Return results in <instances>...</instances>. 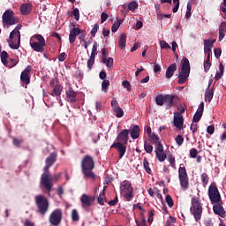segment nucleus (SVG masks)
<instances>
[{
  "instance_id": "nucleus-41",
  "label": "nucleus",
  "mask_w": 226,
  "mask_h": 226,
  "mask_svg": "<svg viewBox=\"0 0 226 226\" xmlns=\"http://www.w3.org/2000/svg\"><path fill=\"white\" fill-rule=\"evenodd\" d=\"M149 137H150L152 142H154V144H157V146H158V144H162V143H160V138L156 134L152 133V134H150Z\"/></svg>"
},
{
  "instance_id": "nucleus-55",
  "label": "nucleus",
  "mask_w": 226,
  "mask_h": 226,
  "mask_svg": "<svg viewBox=\"0 0 226 226\" xmlns=\"http://www.w3.org/2000/svg\"><path fill=\"white\" fill-rule=\"evenodd\" d=\"M160 47L161 49H170V46L169 43H167V41H160Z\"/></svg>"
},
{
  "instance_id": "nucleus-30",
  "label": "nucleus",
  "mask_w": 226,
  "mask_h": 226,
  "mask_svg": "<svg viewBox=\"0 0 226 226\" xmlns=\"http://www.w3.org/2000/svg\"><path fill=\"white\" fill-rule=\"evenodd\" d=\"M209 87L210 86L208 85V87L205 93V102H208V103H211V100H213L215 92H213V89H209Z\"/></svg>"
},
{
  "instance_id": "nucleus-23",
  "label": "nucleus",
  "mask_w": 226,
  "mask_h": 226,
  "mask_svg": "<svg viewBox=\"0 0 226 226\" xmlns=\"http://www.w3.org/2000/svg\"><path fill=\"white\" fill-rule=\"evenodd\" d=\"M204 113V102H200L196 113L193 116V122L199 123L200 118L202 117V114Z\"/></svg>"
},
{
  "instance_id": "nucleus-59",
  "label": "nucleus",
  "mask_w": 226,
  "mask_h": 226,
  "mask_svg": "<svg viewBox=\"0 0 226 226\" xmlns=\"http://www.w3.org/2000/svg\"><path fill=\"white\" fill-rule=\"evenodd\" d=\"M207 132L209 133V135H213L215 133V125H209L207 127Z\"/></svg>"
},
{
  "instance_id": "nucleus-11",
  "label": "nucleus",
  "mask_w": 226,
  "mask_h": 226,
  "mask_svg": "<svg viewBox=\"0 0 226 226\" xmlns=\"http://www.w3.org/2000/svg\"><path fill=\"white\" fill-rule=\"evenodd\" d=\"M178 177L180 181V185L184 190H186L188 188L189 183H188V174L186 173V168L183 166V164L180 165L178 169Z\"/></svg>"
},
{
  "instance_id": "nucleus-36",
  "label": "nucleus",
  "mask_w": 226,
  "mask_h": 226,
  "mask_svg": "<svg viewBox=\"0 0 226 226\" xmlns=\"http://www.w3.org/2000/svg\"><path fill=\"white\" fill-rule=\"evenodd\" d=\"M63 92V87L61 85L55 86L53 92L51 93V96H61V93Z\"/></svg>"
},
{
  "instance_id": "nucleus-10",
  "label": "nucleus",
  "mask_w": 226,
  "mask_h": 226,
  "mask_svg": "<svg viewBox=\"0 0 226 226\" xmlns=\"http://www.w3.org/2000/svg\"><path fill=\"white\" fill-rule=\"evenodd\" d=\"M208 196L212 204L216 202L220 203L222 201V196L220 195L218 187H216V185L215 184L210 185L208 188Z\"/></svg>"
},
{
  "instance_id": "nucleus-26",
  "label": "nucleus",
  "mask_w": 226,
  "mask_h": 226,
  "mask_svg": "<svg viewBox=\"0 0 226 226\" xmlns=\"http://www.w3.org/2000/svg\"><path fill=\"white\" fill-rule=\"evenodd\" d=\"M176 70H177V64H170V65L167 68V70H166V73H165L166 79H172V77L174 76V72H176Z\"/></svg>"
},
{
  "instance_id": "nucleus-54",
  "label": "nucleus",
  "mask_w": 226,
  "mask_h": 226,
  "mask_svg": "<svg viewBox=\"0 0 226 226\" xmlns=\"http://www.w3.org/2000/svg\"><path fill=\"white\" fill-rule=\"evenodd\" d=\"M122 86H123V87H124V89H127V91H132V86L130 85L128 80L123 81Z\"/></svg>"
},
{
  "instance_id": "nucleus-3",
  "label": "nucleus",
  "mask_w": 226,
  "mask_h": 226,
  "mask_svg": "<svg viewBox=\"0 0 226 226\" xmlns=\"http://www.w3.org/2000/svg\"><path fill=\"white\" fill-rule=\"evenodd\" d=\"M22 25H18L10 34L9 39L7 40L8 45L11 49L17 50L20 47V30Z\"/></svg>"
},
{
  "instance_id": "nucleus-7",
  "label": "nucleus",
  "mask_w": 226,
  "mask_h": 226,
  "mask_svg": "<svg viewBox=\"0 0 226 226\" xmlns=\"http://www.w3.org/2000/svg\"><path fill=\"white\" fill-rule=\"evenodd\" d=\"M191 215L194 217L196 222H200L202 218V204L199 200V198L192 199V207L190 208Z\"/></svg>"
},
{
  "instance_id": "nucleus-29",
  "label": "nucleus",
  "mask_w": 226,
  "mask_h": 226,
  "mask_svg": "<svg viewBox=\"0 0 226 226\" xmlns=\"http://www.w3.org/2000/svg\"><path fill=\"white\" fill-rule=\"evenodd\" d=\"M165 102L164 105L166 109H171V107L174 105V97L170 94H165Z\"/></svg>"
},
{
  "instance_id": "nucleus-9",
  "label": "nucleus",
  "mask_w": 226,
  "mask_h": 226,
  "mask_svg": "<svg viewBox=\"0 0 226 226\" xmlns=\"http://www.w3.org/2000/svg\"><path fill=\"white\" fill-rule=\"evenodd\" d=\"M35 203L38 207V213L41 215H45L49 211V200L42 195L35 197Z\"/></svg>"
},
{
  "instance_id": "nucleus-34",
  "label": "nucleus",
  "mask_w": 226,
  "mask_h": 226,
  "mask_svg": "<svg viewBox=\"0 0 226 226\" xmlns=\"http://www.w3.org/2000/svg\"><path fill=\"white\" fill-rule=\"evenodd\" d=\"M165 94H159L155 97V103L159 107H163L165 105Z\"/></svg>"
},
{
  "instance_id": "nucleus-50",
  "label": "nucleus",
  "mask_w": 226,
  "mask_h": 226,
  "mask_svg": "<svg viewBox=\"0 0 226 226\" xmlns=\"http://www.w3.org/2000/svg\"><path fill=\"white\" fill-rule=\"evenodd\" d=\"M98 29H100V26H98V24H94L91 30L92 36H96V33H98Z\"/></svg>"
},
{
  "instance_id": "nucleus-49",
  "label": "nucleus",
  "mask_w": 226,
  "mask_h": 226,
  "mask_svg": "<svg viewBox=\"0 0 226 226\" xmlns=\"http://www.w3.org/2000/svg\"><path fill=\"white\" fill-rule=\"evenodd\" d=\"M72 15L75 19V20H79L80 19V11H79V9L75 8L72 11Z\"/></svg>"
},
{
  "instance_id": "nucleus-21",
  "label": "nucleus",
  "mask_w": 226,
  "mask_h": 226,
  "mask_svg": "<svg viewBox=\"0 0 226 226\" xmlns=\"http://www.w3.org/2000/svg\"><path fill=\"white\" fill-rule=\"evenodd\" d=\"M125 143L121 142H115L111 145V147H115L117 151L119 153V158H123L124 154H126V146H124Z\"/></svg>"
},
{
  "instance_id": "nucleus-4",
  "label": "nucleus",
  "mask_w": 226,
  "mask_h": 226,
  "mask_svg": "<svg viewBox=\"0 0 226 226\" xmlns=\"http://www.w3.org/2000/svg\"><path fill=\"white\" fill-rule=\"evenodd\" d=\"M120 193L127 202H130V200L133 199V186H132V183L130 181L124 180L121 182Z\"/></svg>"
},
{
  "instance_id": "nucleus-38",
  "label": "nucleus",
  "mask_w": 226,
  "mask_h": 226,
  "mask_svg": "<svg viewBox=\"0 0 226 226\" xmlns=\"http://www.w3.org/2000/svg\"><path fill=\"white\" fill-rule=\"evenodd\" d=\"M109 86H110V81L104 79L102 83V91L107 93L109 91Z\"/></svg>"
},
{
  "instance_id": "nucleus-18",
  "label": "nucleus",
  "mask_w": 226,
  "mask_h": 226,
  "mask_svg": "<svg viewBox=\"0 0 226 226\" xmlns=\"http://www.w3.org/2000/svg\"><path fill=\"white\" fill-rule=\"evenodd\" d=\"M155 156L159 160V162H165L167 159V154L163 150V145L158 144L154 150Z\"/></svg>"
},
{
  "instance_id": "nucleus-56",
  "label": "nucleus",
  "mask_w": 226,
  "mask_h": 226,
  "mask_svg": "<svg viewBox=\"0 0 226 226\" xmlns=\"http://www.w3.org/2000/svg\"><path fill=\"white\" fill-rule=\"evenodd\" d=\"M86 36H87V34H86V32H84V30H81V33L79 34V40L82 42V41H86Z\"/></svg>"
},
{
  "instance_id": "nucleus-63",
  "label": "nucleus",
  "mask_w": 226,
  "mask_h": 226,
  "mask_svg": "<svg viewBox=\"0 0 226 226\" xmlns=\"http://www.w3.org/2000/svg\"><path fill=\"white\" fill-rule=\"evenodd\" d=\"M210 68H211V62H204L205 72H209Z\"/></svg>"
},
{
  "instance_id": "nucleus-39",
  "label": "nucleus",
  "mask_w": 226,
  "mask_h": 226,
  "mask_svg": "<svg viewBox=\"0 0 226 226\" xmlns=\"http://www.w3.org/2000/svg\"><path fill=\"white\" fill-rule=\"evenodd\" d=\"M137 8H139V3H137L136 1L131 2L128 4V10H130L131 11H135Z\"/></svg>"
},
{
  "instance_id": "nucleus-61",
  "label": "nucleus",
  "mask_w": 226,
  "mask_h": 226,
  "mask_svg": "<svg viewBox=\"0 0 226 226\" xmlns=\"http://www.w3.org/2000/svg\"><path fill=\"white\" fill-rule=\"evenodd\" d=\"M215 56L216 59L220 58V56H222V49H215Z\"/></svg>"
},
{
  "instance_id": "nucleus-43",
  "label": "nucleus",
  "mask_w": 226,
  "mask_h": 226,
  "mask_svg": "<svg viewBox=\"0 0 226 226\" xmlns=\"http://www.w3.org/2000/svg\"><path fill=\"white\" fill-rule=\"evenodd\" d=\"M97 200H98V204H100L101 206H103V204H105V192H102L99 195Z\"/></svg>"
},
{
  "instance_id": "nucleus-44",
  "label": "nucleus",
  "mask_w": 226,
  "mask_h": 226,
  "mask_svg": "<svg viewBox=\"0 0 226 226\" xmlns=\"http://www.w3.org/2000/svg\"><path fill=\"white\" fill-rule=\"evenodd\" d=\"M165 201L168 204L169 207H173L174 206V200H172V197L170 195H167L165 198Z\"/></svg>"
},
{
  "instance_id": "nucleus-53",
  "label": "nucleus",
  "mask_w": 226,
  "mask_h": 226,
  "mask_svg": "<svg viewBox=\"0 0 226 226\" xmlns=\"http://www.w3.org/2000/svg\"><path fill=\"white\" fill-rule=\"evenodd\" d=\"M176 142L178 146H183V142H185V139L181 135H177L176 138Z\"/></svg>"
},
{
  "instance_id": "nucleus-5",
  "label": "nucleus",
  "mask_w": 226,
  "mask_h": 226,
  "mask_svg": "<svg viewBox=\"0 0 226 226\" xmlns=\"http://www.w3.org/2000/svg\"><path fill=\"white\" fill-rule=\"evenodd\" d=\"M30 46L35 52H43L45 50V38L41 34H34L31 38Z\"/></svg>"
},
{
  "instance_id": "nucleus-46",
  "label": "nucleus",
  "mask_w": 226,
  "mask_h": 226,
  "mask_svg": "<svg viewBox=\"0 0 226 226\" xmlns=\"http://www.w3.org/2000/svg\"><path fill=\"white\" fill-rule=\"evenodd\" d=\"M143 165H144V169L146 170V172L147 174H151V168H149V162H147L146 159H144L143 161Z\"/></svg>"
},
{
  "instance_id": "nucleus-40",
  "label": "nucleus",
  "mask_w": 226,
  "mask_h": 226,
  "mask_svg": "<svg viewBox=\"0 0 226 226\" xmlns=\"http://www.w3.org/2000/svg\"><path fill=\"white\" fill-rule=\"evenodd\" d=\"M94 58L95 56H90V57L87 60V68L88 70H93V64H94Z\"/></svg>"
},
{
  "instance_id": "nucleus-51",
  "label": "nucleus",
  "mask_w": 226,
  "mask_h": 226,
  "mask_svg": "<svg viewBox=\"0 0 226 226\" xmlns=\"http://www.w3.org/2000/svg\"><path fill=\"white\" fill-rule=\"evenodd\" d=\"M144 147L147 153H153V146L151 144L145 142Z\"/></svg>"
},
{
  "instance_id": "nucleus-31",
  "label": "nucleus",
  "mask_w": 226,
  "mask_h": 226,
  "mask_svg": "<svg viewBox=\"0 0 226 226\" xmlns=\"http://www.w3.org/2000/svg\"><path fill=\"white\" fill-rule=\"evenodd\" d=\"M223 73H225V67L223 64H219V72L215 73V80H220L223 77Z\"/></svg>"
},
{
  "instance_id": "nucleus-58",
  "label": "nucleus",
  "mask_w": 226,
  "mask_h": 226,
  "mask_svg": "<svg viewBox=\"0 0 226 226\" xmlns=\"http://www.w3.org/2000/svg\"><path fill=\"white\" fill-rule=\"evenodd\" d=\"M154 73H160V72H162V66H160V64L154 63Z\"/></svg>"
},
{
  "instance_id": "nucleus-52",
  "label": "nucleus",
  "mask_w": 226,
  "mask_h": 226,
  "mask_svg": "<svg viewBox=\"0 0 226 226\" xmlns=\"http://www.w3.org/2000/svg\"><path fill=\"white\" fill-rule=\"evenodd\" d=\"M197 154H199V151H197V148H192L190 150V157L191 158H197Z\"/></svg>"
},
{
  "instance_id": "nucleus-32",
  "label": "nucleus",
  "mask_w": 226,
  "mask_h": 226,
  "mask_svg": "<svg viewBox=\"0 0 226 226\" xmlns=\"http://www.w3.org/2000/svg\"><path fill=\"white\" fill-rule=\"evenodd\" d=\"M102 63L106 64L108 70H112V66H114V59L112 57H102Z\"/></svg>"
},
{
  "instance_id": "nucleus-57",
  "label": "nucleus",
  "mask_w": 226,
  "mask_h": 226,
  "mask_svg": "<svg viewBox=\"0 0 226 226\" xmlns=\"http://www.w3.org/2000/svg\"><path fill=\"white\" fill-rule=\"evenodd\" d=\"M154 220V211H150L148 213L147 222L148 223H151Z\"/></svg>"
},
{
  "instance_id": "nucleus-13",
  "label": "nucleus",
  "mask_w": 226,
  "mask_h": 226,
  "mask_svg": "<svg viewBox=\"0 0 226 226\" xmlns=\"http://www.w3.org/2000/svg\"><path fill=\"white\" fill-rule=\"evenodd\" d=\"M8 59V52L3 51L1 53V62L4 66L7 68H13V66H17L19 64V61L17 59L11 58L9 61Z\"/></svg>"
},
{
  "instance_id": "nucleus-22",
  "label": "nucleus",
  "mask_w": 226,
  "mask_h": 226,
  "mask_svg": "<svg viewBox=\"0 0 226 226\" xmlns=\"http://www.w3.org/2000/svg\"><path fill=\"white\" fill-rule=\"evenodd\" d=\"M82 33V30L79 27H73L69 34V41L70 43H75V41L77 40V37L79 34Z\"/></svg>"
},
{
  "instance_id": "nucleus-14",
  "label": "nucleus",
  "mask_w": 226,
  "mask_h": 226,
  "mask_svg": "<svg viewBox=\"0 0 226 226\" xmlns=\"http://www.w3.org/2000/svg\"><path fill=\"white\" fill-rule=\"evenodd\" d=\"M33 70V67L27 66L20 75V80L22 84H25V87L27 88L28 84L31 82V71Z\"/></svg>"
},
{
  "instance_id": "nucleus-33",
  "label": "nucleus",
  "mask_w": 226,
  "mask_h": 226,
  "mask_svg": "<svg viewBox=\"0 0 226 226\" xmlns=\"http://www.w3.org/2000/svg\"><path fill=\"white\" fill-rule=\"evenodd\" d=\"M118 47L123 49L126 47V34H122L118 39Z\"/></svg>"
},
{
  "instance_id": "nucleus-48",
  "label": "nucleus",
  "mask_w": 226,
  "mask_h": 226,
  "mask_svg": "<svg viewBox=\"0 0 226 226\" xmlns=\"http://www.w3.org/2000/svg\"><path fill=\"white\" fill-rule=\"evenodd\" d=\"M98 50V42H94L93 48H92V53L90 56H93L94 57H96V52Z\"/></svg>"
},
{
  "instance_id": "nucleus-60",
  "label": "nucleus",
  "mask_w": 226,
  "mask_h": 226,
  "mask_svg": "<svg viewBox=\"0 0 226 226\" xmlns=\"http://www.w3.org/2000/svg\"><path fill=\"white\" fill-rule=\"evenodd\" d=\"M107 19H109V15L105 12H102L101 14V24H103V22H105Z\"/></svg>"
},
{
  "instance_id": "nucleus-15",
  "label": "nucleus",
  "mask_w": 226,
  "mask_h": 226,
  "mask_svg": "<svg viewBox=\"0 0 226 226\" xmlns=\"http://www.w3.org/2000/svg\"><path fill=\"white\" fill-rule=\"evenodd\" d=\"M94 196H89L87 194H82L80 197V202L82 207H91L94 202Z\"/></svg>"
},
{
  "instance_id": "nucleus-17",
  "label": "nucleus",
  "mask_w": 226,
  "mask_h": 226,
  "mask_svg": "<svg viewBox=\"0 0 226 226\" xmlns=\"http://www.w3.org/2000/svg\"><path fill=\"white\" fill-rule=\"evenodd\" d=\"M130 135V131L128 129L122 130L117 136V142L120 144H128V139Z\"/></svg>"
},
{
  "instance_id": "nucleus-19",
  "label": "nucleus",
  "mask_w": 226,
  "mask_h": 226,
  "mask_svg": "<svg viewBox=\"0 0 226 226\" xmlns=\"http://www.w3.org/2000/svg\"><path fill=\"white\" fill-rule=\"evenodd\" d=\"M111 107L113 111L116 114V117H123V116H124V111L121 107H119V103L117 102V100L112 99Z\"/></svg>"
},
{
  "instance_id": "nucleus-64",
  "label": "nucleus",
  "mask_w": 226,
  "mask_h": 226,
  "mask_svg": "<svg viewBox=\"0 0 226 226\" xmlns=\"http://www.w3.org/2000/svg\"><path fill=\"white\" fill-rule=\"evenodd\" d=\"M219 29L226 33V22L221 23V25L219 26Z\"/></svg>"
},
{
  "instance_id": "nucleus-16",
  "label": "nucleus",
  "mask_w": 226,
  "mask_h": 226,
  "mask_svg": "<svg viewBox=\"0 0 226 226\" xmlns=\"http://www.w3.org/2000/svg\"><path fill=\"white\" fill-rule=\"evenodd\" d=\"M183 124H185L183 115L179 112H175L173 117V126H176L177 130H183Z\"/></svg>"
},
{
  "instance_id": "nucleus-27",
  "label": "nucleus",
  "mask_w": 226,
  "mask_h": 226,
  "mask_svg": "<svg viewBox=\"0 0 226 226\" xmlns=\"http://www.w3.org/2000/svg\"><path fill=\"white\" fill-rule=\"evenodd\" d=\"M33 10V5L30 4H23L20 6L21 15H29Z\"/></svg>"
},
{
  "instance_id": "nucleus-12",
  "label": "nucleus",
  "mask_w": 226,
  "mask_h": 226,
  "mask_svg": "<svg viewBox=\"0 0 226 226\" xmlns=\"http://www.w3.org/2000/svg\"><path fill=\"white\" fill-rule=\"evenodd\" d=\"M63 218V212L61 209L54 210L49 215V222L51 225L57 226L61 223V220Z\"/></svg>"
},
{
  "instance_id": "nucleus-24",
  "label": "nucleus",
  "mask_w": 226,
  "mask_h": 226,
  "mask_svg": "<svg viewBox=\"0 0 226 226\" xmlns=\"http://www.w3.org/2000/svg\"><path fill=\"white\" fill-rule=\"evenodd\" d=\"M66 100L67 102H70L71 103L73 102H77V92L73 90V88H69L66 93Z\"/></svg>"
},
{
  "instance_id": "nucleus-47",
  "label": "nucleus",
  "mask_w": 226,
  "mask_h": 226,
  "mask_svg": "<svg viewBox=\"0 0 226 226\" xmlns=\"http://www.w3.org/2000/svg\"><path fill=\"white\" fill-rule=\"evenodd\" d=\"M72 218L73 222H79V212L76 209H73L72 212Z\"/></svg>"
},
{
  "instance_id": "nucleus-62",
  "label": "nucleus",
  "mask_w": 226,
  "mask_h": 226,
  "mask_svg": "<svg viewBox=\"0 0 226 226\" xmlns=\"http://www.w3.org/2000/svg\"><path fill=\"white\" fill-rule=\"evenodd\" d=\"M59 177H61V173L55 175L52 177H49L51 185H52V181H57V179H59Z\"/></svg>"
},
{
  "instance_id": "nucleus-25",
  "label": "nucleus",
  "mask_w": 226,
  "mask_h": 226,
  "mask_svg": "<svg viewBox=\"0 0 226 226\" xmlns=\"http://www.w3.org/2000/svg\"><path fill=\"white\" fill-rule=\"evenodd\" d=\"M131 139H136L140 137V127L139 125H133L130 130Z\"/></svg>"
},
{
  "instance_id": "nucleus-2",
  "label": "nucleus",
  "mask_w": 226,
  "mask_h": 226,
  "mask_svg": "<svg viewBox=\"0 0 226 226\" xmlns=\"http://www.w3.org/2000/svg\"><path fill=\"white\" fill-rule=\"evenodd\" d=\"M81 169L85 177H91L94 179V173H93V169H94V161L90 155H86L81 161Z\"/></svg>"
},
{
  "instance_id": "nucleus-42",
  "label": "nucleus",
  "mask_w": 226,
  "mask_h": 226,
  "mask_svg": "<svg viewBox=\"0 0 226 226\" xmlns=\"http://www.w3.org/2000/svg\"><path fill=\"white\" fill-rule=\"evenodd\" d=\"M201 181L203 183V186L207 185V183H209V177H207V173L201 174Z\"/></svg>"
},
{
  "instance_id": "nucleus-35",
  "label": "nucleus",
  "mask_w": 226,
  "mask_h": 226,
  "mask_svg": "<svg viewBox=\"0 0 226 226\" xmlns=\"http://www.w3.org/2000/svg\"><path fill=\"white\" fill-rule=\"evenodd\" d=\"M136 225L138 226H147V221L146 220V217H144V214H140L139 220L136 219Z\"/></svg>"
},
{
  "instance_id": "nucleus-8",
  "label": "nucleus",
  "mask_w": 226,
  "mask_h": 226,
  "mask_svg": "<svg viewBox=\"0 0 226 226\" xmlns=\"http://www.w3.org/2000/svg\"><path fill=\"white\" fill-rule=\"evenodd\" d=\"M188 77H190V61L188 58H183L181 72L178 76V84H185Z\"/></svg>"
},
{
  "instance_id": "nucleus-45",
  "label": "nucleus",
  "mask_w": 226,
  "mask_h": 226,
  "mask_svg": "<svg viewBox=\"0 0 226 226\" xmlns=\"http://www.w3.org/2000/svg\"><path fill=\"white\" fill-rule=\"evenodd\" d=\"M168 162H170V165L173 168L176 169V158L172 155L168 156Z\"/></svg>"
},
{
  "instance_id": "nucleus-28",
  "label": "nucleus",
  "mask_w": 226,
  "mask_h": 226,
  "mask_svg": "<svg viewBox=\"0 0 226 226\" xmlns=\"http://www.w3.org/2000/svg\"><path fill=\"white\" fill-rule=\"evenodd\" d=\"M215 41L205 40L204 41V52L205 54H211V49H213V44Z\"/></svg>"
},
{
  "instance_id": "nucleus-37",
  "label": "nucleus",
  "mask_w": 226,
  "mask_h": 226,
  "mask_svg": "<svg viewBox=\"0 0 226 226\" xmlns=\"http://www.w3.org/2000/svg\"><path fill=\"white\" fill-rule=\"evenodd\" d=\"M121 24H123V19H119L117 21H115L113 23L112 27H111L112 33H117V29H119Z\"/></svg>"
},
{
  "instance_id": "nucleus-6",
  "label": "nucleus",
  "mask_w": 226,
  "mask_h": 226,
  "mask_svg": "<svg viewBox=\"0 0 226 226\" xmlns=\"http://www.w3.org/2000/svg\"><path fill=\"white\" fill-rule=\"evenodd\" d=\"M2 22L4 27L8 29L11 26H15V24H18L19 19L15 18V13L13 12V11L9 9L4 12L2 16Z\"/></svg>"
},
{
  "instance_id": "nucleus-20",
  "label": "nucleus",
  "mask_w": 226,
  "mask_h": 226,
  "mask_svg": "<svg viewBox=\"0 0 226 226\" xmlns=\"http://www.w3.org/2000/svg\"><path fill=\"white\" fill-rule=\"evenodd\" d=\"M222 204H223L222 200L219 203H214L213 209L215 215H218L221 218H225V209H223V206H222Z\"/></svg>"
},
{
  "instance_id": "nucleus-1",
  "label": "nucleus",
  "mask_w": 226,
  "mask_h": 226,
  "mask_svg": "<svg viewBox=\"0 0 226 226\" xmlns=\"http://www.w3.org/2000/svg\"><path fill=\"white\" fill-rule=\"evenodd\" d=\"M56 159L57 154L56 153H52L49 157H47L46 165L44 166V172L41 177V185H42V186H44L48 192L52 190V184L50 182V171H49V169H50V167L56 163Z\"/></svg>"
}]
</instances>
